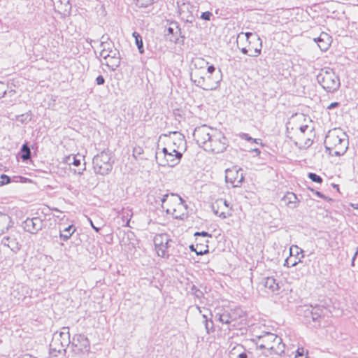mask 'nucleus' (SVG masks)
<instances>
[{
  "label": "nucleus",
  "instance_id": "13d9d810",
  "mask_svg": "<svg viewBox=\"0 0 358 358\" xmlns=\"http://www.w3.org/2000/svg\"><path fill=\"white\" fill-rule=\"evenodd\" d=\"M357 255H358V248H357V249H356V252H355V255H354V257H352V265H354V261H355V258H356V257H357Z\"/></svg>",
  "mask_w": 358,
  "mask_h": 358
},
{
  "label": "nucleus",
  "instance_id": "37998d69",
  "mask_svg": "<svg viewBox=\"0 0 358 358\" xmlns=\"http://www.w3.org/2000/svg\"><path fill=\"white\" fill-rule=\"evenodd\" d=\"M212 15L213 14L210 12L206 11L202 13L201 18L205 20H210Z\"/></svg>",
  "mask_w": 358,
  "mask_h": 358
},
{
  "label": "nucleus",
  "instance_id": "f3484780",
  "mask_svg": "<svg viewBox=\"0 0 358 358\" xmlns=\"http://www.w3.org/2000/svg\"><path fill=\"white\" fill-rule=\"evenodd\" d=\"M72 344L78 348L80 351L88 350L90 347V342L87 338L83 334H77L73 336L72 340Z\"/></svg>",
  "mask_w": 358,
  "mask_h": 358
},
{
  "label": "nucleus",
  "instance_id": "4c0bfd02",
  "mask_svg": "<svg viewBox=\"0 0 358 358\" xmlns=\"http://www.w3.org/2000/svg\"><path fill=\"white\" fill-rule=\"evenodd\" d=\"M68 159L69 161V164H73L74 166H78L80 164V160L77 159L76 156L69 157Z\"/></svg>",
  "mask_w": 358,
  "mask_h": 358
},
{
  "label": "nucleus",
  "instance_id": "a878e982",
  "mask_svg": "<svg viewBox=\"0 0 358 358\" xmlns=\"http://www.w3.org/2000/svg\"><path fill=\"white\" fill-rule=\"evenodd\" d=\"M26 178L22 176H14L9 177L7 175L1 174V186L10 182H24Z\"/></svg>",
  "mask_w": 358,
  "mask_h": 358
},
{
  "label": "nucleus",
  "instance_id": "6ab92c4d",
  "mask_svg": "<svg viewBox=\"0 0 358 358\" xmlns=\"http://www.w3.org/2000/svg\"><path fill=\"white\" fill-rule=\"evenodd\" d=\"M76 230V227L73 224L65 227L61 223L59 224V238L64 241H67L74 234Z\"/></svg>",
  "mask_w": 358,
  "mask_h": 358
},
{
  "label": "nucleus",
  "instance_id": "423d86ee",
  "mask_svg": "<svg viewBox=\"0 0 358 358\" xmlns=\"http://www.w3.org/2000/svg\"><path fill=\"white\" fill-rule=\"evenodd\" d=\"M191 80L196 85L204 90H215L219 86L220 80L215 78L213 75H205L199 69L193 70L191 73Z\"/></svg>",
  "mask_w": 358,
  "mask_h": 358
},
{
  "label": "nucleus",
  "instance_id": "4d7b16f0",
  "mask_svg": "<svg viewBox=\"0 0 358 358\" xmlns=\"http://www.w3.org/2000/svg\"><path fill=\"white\" fill-rule=\"evenodd\" d=\"M252 152H255L257 155H259L261 152L258 148H255L251 150Z\"/></svg>",
  "mask_w": 358,
  "mask_h": 358
},
{
  "label": "nucleus",
  "instance_id": "0eeeda50",
  "mask_svg": "<svg viewBox=\"0 0 358 358\" xmlns=\"http://www.w3.org/2000/svg\"><path fill=\"white\" fill-rule=\"evenodd\" d=\"M317 82L329 92L336 91L340 87L339 78L331 69L322 70L317 76Z\"/></svg>",
  "mask_w": 358,
  "mask_h": 358
},
{
  "label": "nucleus",
  "instance_id": "393cba45",
  "mask_svg": "<svg viewBox=\"0 0 358 358\" xmlns=\"http://www.w3.org/2000/svg\"><path fill=\"white\" fill-rule=\"evenodd\" d=\"M211 208L214 214L222 219H226L231 215V212H229V210L226 211L223 206L219 205L218 207L216 206V200L212 203Z\"/></svg>",
  "mask_w": 358,
  "mask_h": 358
},
{
  "label": "nucleus",
  "instance_id": "a18cd8bd",
  "mask_svg": "<svg viewBox=\"0 0 358 358\" xmlns=\"http://www.w3.org/2000/svg\"><path fill=\"white\" fill-rule=\"evenodd\" d=\"M143 152V149L141 147L134 148L133 150V155L134 157H137V156H139Z\"/></svg>",
  "mask_w": 358,
  "mask_h": 358
},
{
  "label": "nucleus",
  "instance_id": "2eb2a0df",
  "mask_svg": "<svg viewBox=\"0 0 358 358\" xmlns=\"http://www.w3.org/2000/svg\"><path fill=\"white\" fill-rule=\"evenodd\" d=\"M102 64L107 66L108 69L115 71L120 64V56L119 52H111L110 55L104 60H101Z\"/></svg>",
  "mask_w": 358,
  "mask_h": 358
},
{
  "label": "nucleus",
  "instance_id": "f704fd0d",
  "mask_svg": "<svg viewBox=\"0 0 358 358\" xmlns=\"http://www.w3.org/2000/svg\"><path fill=\"white\" fill-rule=\"evenodd\" d=\"M2 222L8 224L6 227L7 229H8L9 227H12L13 224V222L8 215L1 213V223Z\"/></svg>",
  "mask_w": 358,
  "mask_h": 358
},
{
  "label": "nucleus",
  "instance_id": "338daca9",
  "mask_svg": "<svg viewBox=\"0 0 358 358\" xmlns=\"http://www.w3.org/2000/svg\"><path fill=\"white\" fill-rule=\"evenodd\" d=\"M179 141H180V143H182L184 141L183 138H180Z\"/></svg>",
  "mask_w": 358,
  "mask_h": 358
},
{
  "label": "nucleus",
  "instance_id": "8fccbe9b",
  "mask_svg": "<svg viewBox=\"0 0 358 358\" xmlns=\"http://www.w3.org/2000/svg\"><path fill=\"white\" fill-rule=\"evenodd\" d=\"M98 85H103L105 83V79L102 76H99L96 79Z\"/></svg>",
  "mask_w": 358,
  "mask_h": 358
},
{
  "label": "nucleus",
  "instance_id": "680f3d73",
  "mask_svg": "<svg viewBox=\"0 0 358 358\" xmlns=\"http://www.w3.org/2000/svg\"><path fill=\"white\" fill-rule=\"evenodd\" d=\"M22 358H34V357H32L29 355H25Z\"/></svg>",
  "mask_w": 358,
  "mask_h": 358
},
{
  "label": "nucleus",
  "instance_id": "7ed1b4c3",
  "mask_svg": "<svg viewBox=\"0 0 358 358\" xmlns=\"http://www.w3.org/2000/svg\"><path fill=\"white\" fill-rule=\"evenodd\" d=\"M256 343L261 349H266L276 355H281L285 352V345L280 337L275 334L265 332L257 337Z\"/></svg>",
  "mask_w": 358,
  "mask_h": 358
},
{
  "label": "nucleus",
  "instance_id": "5701e85b",
  "mask_svg": "<svg viewBox=\"0 0 358 358\" xmlns=\"http://www.w3.org/2000/svg\"><path fill=\"white\" fill-rule=\"evenodd\" d=\"M205 313H202L203 323L204 324L206 333L208 334L215 331L213 321L211 318H208V315L212 316V313L208 309H204Z\"/></svg>",
  "mask_w": 358,
  "mask_h": 358
},
{
  "label": "nucleus",
  "instance_id": "aec40b11",
  "mask_svg": "<svg viewBox=\"0 0 358 358\" xmlns=\"http://www.w3.org/2000/svg\"><path fill=\"white\" fill-rule=\"evenodd\" d=\"M59 336L60 338L59 341H60V344H61V348H59V349L51 348L50 350L60 352L62 350H64V347L68 346L69 344L71 343L70 333H69V327H63L62 331L59 333Z\"/></svg>",
  "mask_w": 358,
  "mask_h": 358
},
{
  "label": "nucleus",
  "instance_id": "412c9836",
  "mask_svg": "<svg viewBox=\"0 0 358 358\" xmlns=\"http://www.w3.org/2000/svg\"><path fill=\"white\" fill-rule=\"evenodd\" d=\"M1 243L5 249H9L15 253L20 250V245L17 240L10 236H4L1 239Z\"/></svg>",
  "mask_w": 358,
  "mask_h": 358
},
{
  "label": "nucleus",
  "instance_id": "a19ab883",
  "mask_svg": "<svg viewBox=\"0 0 358 358\" xmlns=\"http://www.w3.org/2000/svg\"><path fill=\"white\" fill-rule=\"evenodd\" d=\"M244 43L245 42H242L238 47L239 48L242 53L249 55V52H250V50H249L248 47L247 48L246 46L244 45Z\"/></svg>",
  "mask_w": 358,
  "mask_h": 358
},
{
  "label": "nucleus",
  "instance_id": "c03bdc74",
  "mask_svg": "<svg viewBox=\"0 0 358 358\" xmlns=\"http://www.w3.org/2000/svg\"><path fill=\"white\" fill-rule=\"evenodd\" d=\"M206 248L204 250H197L196 248H194V245L190 246L191 250L195 251L197 255H203V254L208 252V245H206Z\"/></svg>",
  "mask_w": 358,
  "mask_h": 358
},
{
  "label": "nucleus",
  "instance_id": "603ef678",
  "mask_svg": "<svg viewBox=\"0 0 358 358\" xmlns=\"http://www.w3.org/2000/svg\"><path fill=\"white\" fill-rule=\"evenodd\" d=\"M111 41L108 35H103L101 38V44H103V43H108Z\"/></svg>",
  "mask_w": 358,
  "mask_h": 358
},
{
  "label": "nucleus",
  "instance_id": "9b49d317",
  "mask_svg": "<svg viewBox=\"0 0 358 358\" xmlns=\"http://www.w3.org/2000/svg\"><path fill=\"white\" fill-rule=\"evenodd\" d=\"M169 146L164 148L161 152H157L155 154V158L157 164L162 166H174L177 165L182 156V153H178L175 155V157L169 152Z\"/></svg>",
  "mask_w": 358,
  "mask_h": 358
},
{
  "label": "nucleus",
  "instance_id": "bb28decb",
  "mask_svg": "<svg viewBox=\"0 0 358 358\" xmlns=\"http://www.w3.org/2000/svg\"><path fill=\"white\" fill-rule=\"evenodd\" d=\"M324 308L320 306H315L313 308L310 312L313 321L318 320V319L321 317L322 315L324 314Z\"/></svg>",
  "mask_w": 358,
  "mask_h": 358
},
{
  "label": "nucleus",
  "instance_id": "e2e57ef3",
  "mask_svg": "<svg viewBox=\"0 0 358 358\" xmlns=\"http://www.w3.org/2000/svg\"><path fill=\"white\" fill-rule=\"evenodd\" d=\"M305 145H311V141H310V139H308V141H306V142H305Z\"/></svg>",
  "mask_w": 358,
  "mask_h": 358
},
{
  "label": "nucleus",
  "instance_id": "39448f33",
  "mask_svg": "<svg viewBox=\"0 0 358 358\" xmlns=\"http://www.w3.org/2000/svg\"><path fill=\"white\" fill-rule=\"evenodd\" d=\"M161 202L162 208H166L168 213H172L176 218L182 219L184 214H180L178 211L185 208V207L184 201L180 196L175 194H171L170 195L166 194L163 195Z\"/></svg>",
  "mask_w": 358,
  "mask_h": 358
},
{
  "label": "nucleus",
  "instance_id": "69168bd1",
  "mask_svg": "<svg viewBox=\"0 0 358 358\" xmlns=\"http://www.w3.org/2000/svg\"><path fill=\"white\" fill-rule=\"evenodd\" d=\"M198 310H199L200 313H202V310H201V308L200 307H197Z\"/></svg>",
  "mask_w": 358,
  "mask_h": 358
},
{
  "label": "nucleus",
  "instance_id": "c85d7f7f",
  "mask_svg": "<svg viewBox=\"0 0 358 358\" xmlns=\"http://www.w3.org/2000/svg\"><path fill=\"white\" fill-rule=\"evenodd\" d=\"M100 46L102 50H105L111 54V52H119L117 48H115L114 43L112 41L108 43H103V44H100Z\"/></svg>",
  "mask_w": 358,
  "mask_h": 358
},
{
  "label": "nucleus",
  "instance_id": "a211bd4d",
  "mask_svg": "<svg viewBox=\"0 0 358 358\" xmlns=\"http://www.w3.org/2000/svg\"><path fill=\"white\" fill-rule=\"evenodd\" d=\"M263 283L265 287L268 289V292L272 294H278V292L280 289V286L278 280L273 277H266L263 280Z\"/></svg>",
  "mask_w": 358,
  "mask_h": 358
},
{
  "label": "nucleus",
  "instance_id": "dca6fc26",
  "mask_svg": "<svg viewBox=\"0 0 358 358\" xmlns=\"http://www.w3.org/2000/svg\"><path fill=\"white\" fill-rule=\"evenodd\" d=\"M313 41L317 43L322 51H326L331 45V37L328 34L322 32L318 37L314 38Z\"/></svg>",
  "mask_w": 358,
  "mask_h": 358
},
{
  "label": "nucleus",
  "instance_id": "e433bc0d",
  "mask_svg": "<svg viewBox=\"0 0 358 358\" xmlns=\"http://www.w3.org/2000/svg\"><path fill=\"white\" fill-rule=\"evenodd\" d=\"M303 250L299 248L297 245H292L290 248V255H293L295 254L296 255H299V253H302Z\"/></svg>",
  "mask_w": 358,
  "mask_h": 358
},
{
  "label": "nucleus",
  "instance_id": "6e6552de",
  "mask_svg": "<svg viewBox=\"0 0 358 358\" xmlns=\"http://www.w3.org/2000/svg\"><path fill=\"white\" fill-rule=\"evenodd\" d=\"M236 41L238 46H239L242 42L248 43V48L250 50L249 56L257 57L261 53L262 41L259 36L256 34L241 32L238 34Z\"/></svg>",
  "mask_w": 358,
  "mask_h": 358
},
{
  "label": "nucleus",
  "instance_id": "cd10ccee",
  "mask_svg": "<svg viewBox=\"0 0 358 358\" xmlns=\"http://www.w3.org/2000/svg\"><path fill=\"white\" fill-rule=\"evenodd\" d=\"M132 36L135 38L136 44L138 47L140 53H143V43L141 36L136 31L133 32Z\"/></svg>",
  "mask_w": 358,
  "mask_h": 358
},
{
  "label": "nucleus",
  "instance_id": "5fc2aeb1",
  "mask_svg": "<svg viewBox=\"0 0 358 358\" xmlns=\"http://www.w3.org/2000/svg\"><path fill=\"white\" fill-rule=\"evenodd\" d=\"M237 358H248V355L245 352H241L238 356Z\"/></svg>",
  "mask_w": 358,
  "mask_h": 358
},
{
  "label": "nucleus",
  "instance_id": "4468645a",
  "mask_svg": "<svg viewBox=\"0 0 358 358\" xmlns=\"http://www.w3.org/2000/svg\"><path fill=\"white\" fill-rule=\"evenodd\" d=\"M166 36L169 41L175 43H179V37L184 38V36H181L180 28L177 22H171L170 24V27L167 29Z\"/></svg>",
  "mask_w": 358,
  "mask_h": 358
},
{
  "label": "nucleus",
  "instance_id": "7c9ffc66",
  "mask_svg": "<svg viewBox=\"0 0 358 358\" xmlns=\"http://www.w3.org/2000/svg\"><path fill=\"white\" fill-rule=\"evenodd\" d=\"M61 7L58 6V8L64 13H69L71 10V6L69 3V0H59Z\"/></svg>",
  "mask_w": 358,
  "mask_h": 358
},
{
  "label": "nucleus",
  "instance_id": "09e8293b",
  "mask_svg": "<svg viewBox=\"0 0 358 358\" xmlns=\"http://www.w3.org/2000/svg\"><path fill=\"white\" fill-rule=\"evenodd\" d=\"M190 4L189 3H182V5L179 7V10H180V15H182V13H185V9H189V7Z\"/></svg>",
  "mask_w": 358,
  "mask_h": 358
},
{
  "label": "nucleus",
  "instance_id": "2f4dec72",
  "mask_svg": "<svg viewBox=\"0 0 358 358\" xmlns=\"http://www.w3.org/2000/svg\"><path fill=\"white\" fill-rule=\"evenodd\" d=\"M239 136H240L241 138L244 139V140H245L247 141L255 143L257 144L260 143L261 145H262L261 139H259V138H253L251 136H250L248 134L241 133L239 134Z\"/></svg>",
  "mask_w": 358,
  "mask_h": 358
},
{
  "label": "nucleus",
  "instance_id": "6e6d98bb",
  "mask_svg": "<svg viewBox=\"0 0 358 358\" xmlns=\"http://www.w3.org/2000/svg\"><path fill=\"white\" fill-rule=\"evenodd\" d=\"M338 106V102H333L331 103L329 106H328V108L329 109H331V108H334L335 107H337Z\"/></svg>",
  "mask_w": 358,
  "mask_h": 358
},
{
  "label": "nucleus",
  "instance_id": "ddd939ff",
  "mask_svg": "<svg viewBox=\"0 0 358 358\" xmlns=\"http://www.w3.org/2000/svg\"><path fill=\"white\" fill-rule=\"evenodd\" d=\"M45 226L44 220L38 217L27 218L22 223L24 229L32 234H37Z\"/></svg>",
  "mask_w": 358,
  "mask_h": 358
},
{
  "label": "nucleus",
  "instance_id": "20e7f679",
  "mask_svg": "<svg viewBox=\"0 0 358 358\" xmlns=\"http://www.w3.org/2000/svg\"><path fill=\"white\" fill-rule=\"evenodd\" d=\"M215 318L222 324L235 327L237 320L244 317V313L241 308H224L217 306L214 309Z\"/></svg>",
  "mask_w": 358,
  "mask_h": 358
},
{
  "label": "nucleus",
  "instance_id": "4be33fe9",
  "mask_svg": "<svg viewBox=\"0 0 358 358\" xmlns=\"http://www.w3.org/2000/svg\"><path fill=\"white\" fill-rule=\"evenodd\" d=\"M282 201L288 208L292 209L296 208L299 203L296 195L293 192H287L282 197Z\"/></svg>",
  "mask_w": 358,
  "mask_h": 358
},
{
  "label": "nucleus",
  "instance_id": "1a4fd4ad",
  "mask_svg": "<svg viewBox=\"0 0 358 358\" xmlns=\"http://www.w3.org/2000/svg\"><path fill=\"white\" fill-rule=\"evenodd\" d=\"M93 168L96 173L104 176L109 173L113 169L110 153L103 151L93 158Z\"/></svg>",
  "mask_w": 358,
  "mask_h": 358
},
{
  "label": "nucleus",
  "instance_id": "864d4df0",
  "mask_svg": "<svg viewBox=\"0 0 358 358\" xmlns=\"http://www.w3.org/2000/svg\"><path fill=\"white\" fill-rule=\"evenodd\" d=\"M300 262V259H299V261H298V262L295 260V261H294V262H292L291 259H289V258H288V259H287L285 260V263H286L287 264H291V266H296V265L298 264V262Z\"/></svg>",
  "mask_w": 358,
  "mask_h": 358
},
{
  "label": "nucleus",
  "instance_id": "774afa93",
  "mask_svg": "<svg viewBox=\"0 0 358 358\" xmlns=\"http://www.w3.org/2000/svg\"><path fill=\"white\" fill-rule=\"evenodd\" d=\"M299 358H303V357H299Z\"/></svg>",
  "mask_w": 358,
  "mask_h": 358
},
{
  "label": "nucleus",
  "instance_id": "79ce46f5",
  "mask_svg": "<svg viewBox=\"0 0 358 358\" xmlns=\"http://www.w3.org/2000/svg\"><path fill=\"white\" fill-rule=\"evenodd\" d=\"M192 291L197 298H201L203 295V292L197 289L194 285L192 287Z\"/></svg>",
  "mask_w": 358,
  "mask_h": 358
},
{
  "label": "nucleus",
  "instance_id": "49530a36",
  "mask_svg": "<svg viewBox=\"0 0 358 358\" xmlns=\"http://www.w3.org/2000/svg\"><path fill=\"white\" fill-rule=\"evenodd\" d=\"M194 236H203V237H209V238H211L212 237V235L208 234V232H206V231H201V232H195L194 233Z\"/></svg>",
  "mask_w": 358,
  "mask_h": 358
},
{
  "label": "nucleus",
  "instance_id": "72a5a7b5",
  "mask_svg": "<svg viewBox=\"0 0 358 358\" xmlns=\"http://www.w3.org/2000/svg\"><path fill=\"white\" fill-rule=\"evenodd\" d=\"M219 205L220 206H223V207L224 208L226 211H228V210L230 211L231 209V208H229V203L225 199H216V206L218 207Z\"/></svg>",
  "mask_w": 358,
  "mask_h": 358
},
{
  "label": "nucleus",
  "instance_id": "c756f323",
  "mask_svg": "<svg viewBox=\"0 0 358 358\" xmlns=\"http://www.w3.org/2000/svg\"><path fill=\"white\" fill-rule=\"evenodd\" d=\"M22 155L21 158L23 161H26L31 157V151L29 146L27 144H24L21 148Z\"/></svg>",
  "mask_w": 358,
  "mask_h": 358
},
{
  "label": "nucleus",
  "instance_id": "c9c22d12",
  "mask_svg": "<svg viewBox=\"0 0 358 358\" xmlns=\"http://www.w3.org/2000/svg\"><path fill=\"white\" fill-rule=\"evenodd\" d=\"M308 178L313 182L321 183L322 182V178L314 173H310L308 174Z\"/></svg>",
  "mask_w": 358,
  "mask_h": 358
},
{
  "label": "nucleus",
  "instance_id": "bf43d9fd",
  "mask_svg": "<svg viewBox=\"0 0 358 358\" xmlns=\"http://www.w3.org/2000/svg\"><path fill=\"white\" fill-rule=\"evenodd\" d=\"M315 194L320 198H324V195L318 191H315Z\"/></svg>",
  "mask_w": 358,
  "mask_h": 358
},
{
  "label": "nucleus",
  "instance_id": "f257e3e1",
  "mask_svg": "<svg viewBox=\"0 0 358 358\" xmlns=\"http://www.w3.org/2000/svg\"><path fill=\"white\" fill-rule=\"evenodd\" d=\"M193 136L198 145L208 152L222 153L229 145V141L222 131L206 124L196 127Z\"/></svg>",
  "mask_w": 358,
  "mask_h": 358
},
{
  "label": "nucleus",
  "instance_id": "de8ad7c7",
  "mask_svg": "<svg viewBox=\"0 0 358 358\" xmlns=\"http://www.w3.org/2000/svg\"><path fill=\"white\" fill-rule=\"evenodd\" d=\"M109 55H110V53H109L107 50H101L100 52V57H101V60H104L106 57H108Z\"/></svg>",
  "mask_w": 358,
  "mask_h": 358
},
{
  "label": "nucleus",
  "instance_id": "0e129e2a",
  "mask_svg": "<svg viewBox=\"0 0 358 358\" xmlns=\"http://www.w3.org/2000/svg\"><path fill=\"white\" fill-rule=\"evenodd\" d=\"M352 207H353L355 209H357V210H358V204H352Z\"/></svg>",
  "mask_w": 358,
  "mask_h": 358
},
{
  "label": "nucleus",
  "instance_id": "473e14b6",
  "mask_svg": "<svg viewBox=\"0 0 358 358\" xmlns=\"http://www.w3.org/2000/svg\"><path fill=\"white\" fill-rule=\"evenodd\" d=\"M308 129V125H302L297 129L296 135L298 140L300 141V143H301L302 141H303V136Z\"/></svg>",
  "mask_w": 358,
  "mask_h": 358
},
{
  "label": "nucleus",
  "instance_id": "f8f14e48",
  "mask_svg": "<svg viewBox=\"0 0 358 358\" xmlns=\"http://www.w3.org/2000/svg\"><path fill=\"white\" fill-rule=\"evenodd\" d=\"M241 169H237L234 166L231 169H227L225 171V180L227 183L231 184L232 187H239L244 180V176Z\"/></svg>",
  "mask_w": 358,
  "mask_h": 358
},
{
  "label": "nucleus",
  "instance_id": "f03ea898",
  "mask_svg": "<svg viewBox=\"0 0 358 358\" xmlns=\"http://www.w3.org/2000/svg\"><path fill=\"white\" fill-rule=\"evenodd\" d=\"M348 144L347 134L340 129L329 131L324 139L326 150L335 156L343 155L348 148Z\"/></svg>",
  "mask_w": 358,
  "mask_h": 358
},
{
  "label": "nucleus",
  "instance_id": "9d476101",
  "mask_svg": "<svg viewBox=\"0 0 358 358\" xmlns=\"http://www.w3.org/2000/svg\"><path fill=\"white\" fill-rule=\"evenodd\" d=\"M154 244L158 256L163 258H169L170 243L172 240L167 234H157L154 237Z\"/></svg>",
  "mask_w": 358,
  "mask_h": 358
},
{
  "label": "nucleus",
  "instance_id": "58836bf2",
  "mask_svg": "<svg viewBox=\"0 0 358 358\" xmlns=\"http://www.w3.org/2000/svg\"><path fill=\"white\" fill-rule=\"evenodd\" d=\"M169 152L170 154V155H171L173 156V157H175V155L178 154V153H181V152L177 150L175 148V143H173V145H169Z\"/></svg>",
  "mask_w": 358,
  "mask_h": 358
},
{
  "label": "nucleus",
  "instance_id": "b1692460",
  "mask_svg": "<svg viewBox=\"0 0 358 358\" xmlns=\"http://www.w3.org/2000/svg\"><path fill=\"white\" fill-rule=\"evenodd\" d=\"M132 211L130 208H122L121 212L117 215V219H121L122 221V225L124 227H129V224L132 217Z\"/></svg>",
  "mask_w": 358,
  "mask_h": 358
},
{
  "label": "nucleus",
  "instance_id": "3c124183",
  "mask_svg": "<svg viewBox=\"0 0 358 358\" xmlns=\"http://www.w3.org/2000/svg\"><path fill=\"white\" fill-rule=\"evenodd\" d=\"M303 352H304L303 348H298V350L296 351V355H295V358L303 357Z\"/></svg>",
  "mask_w": 358,
  "mask_h": 358
},
{
  "label": "nucleus",
  "instance_id": "ea45409f",
  "mask_svg": "<svg viewBox=\"0 0 358 358\" xmlns=\"http://www.w3.org/2000/svg\"><path fill=\"white\" fill-rule=\"evenodd\" d=\"M200 71H201L203 73H204L205 75H207V74L213 75V73L215 71V68L214 67V66L211 65V66H208L206 70L204 69H200Z\"/></svg>",
  "mask_w": 358,
  "mask_h": 358
},
{
  "label": "nucleus",
  "instance_id": "052dcab7",
  "mask_svg": "<svg viewBox=\"0 0 358 358\" xmlns=\"http://www.w3.org/2000/svg\"><path fill=\"white\" fill-rule=\"evenodd\" d=\"M90 223H91V226H92V228H93V229H94L96 232L99 231L100 228H98V227H96V226H94V225L93 224V223H92V222L91 220H90Z\"/></svg>",
  "mask_w": 358,
  "mask_h": 358
}]
</instances>
